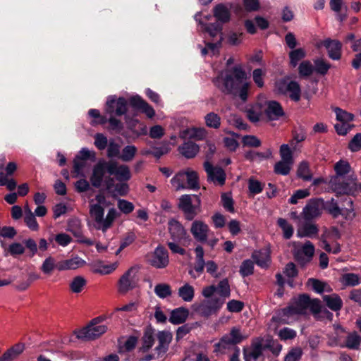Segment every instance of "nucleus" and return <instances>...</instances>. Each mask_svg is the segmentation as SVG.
<instances>
[{
    "label": "nucleus",
    "mask_w": 361,
    "mask_h": 361,
    "mask_svg": "<svg viewBox=\"0 0 361 361\" xmlns=\"http://www.w3.org/2000/svg\"><path fill=\"white\" fill-rule=\"evenodd\" d=\"M213 82L223 93L231 95L233 99H240L243 102L247 100L251 85L240 65L227 68Z\"/></svg>",
    "instance_id": "f257e3e1"
},
{
    "label": "nucleus",
    "mask_w": 361,
    "mask_h": 361,
    "mask_svg": "<svg viewBox=\"0 0 361 361\" xmlns=\"http://www.w3.org/2000/svg\"><path fill=\"white\" fill-rule=\"evenodd\" d=\"M321 307L319 300H310L307 295H302L293 299L288 307L280 310L275 319L280 322L290 324L306 314L308 310L316 314L320 312Z\"/></svg>",
    "instance_id": "f03ea898"
},
{
    "label": "nucleus",
    "mask_w": 361,
    "mask_h": 361,
    "mask_svg": "<svg viewBox=\"0 0 361 361\" xmlns=\"http://www.w3.org/2000/svg\"><path fill=\"white\" fill-rule=\"evenodd\" d=\"M109 205L103 194H98L90 201V216L93 221L94 227L106 232L113 224L116 218V210L111 208L104 216V209Z\"/></svg>",
    "instance_id": "7ed1b4c3"
},
{
    "label": "nucleus",
    "mask_w": 361,
    "mask_h": 361,
    "mask_svg": "<svg viewBox=\"0 0 361 361\" xmlns=\"http://www.w3.org/2000/svg\"><path fill=\"white\" fill-rule=\"evenodd\" d=\"M216 288V292L221 298L214 297V298L204 300L200 305L199 310L205 315H209L219 309L225 299L230 296V286L226 279L221 281Z\"/></svg>",
    "instance_id": "20e7f679"
},
{
    "label": "nucleus",
    "mask_w": 361,
    "mask_h": 361,
    "mask_svg": "<svg viewBox=\"0 0 361 361\" xmlns=\"http://www.w3.org/2000/svg\"><path fill=\"white\" fill-rule=\"evenodd\" d=\"M171 184L175 190L198 188V176L196 171L187 169L177 173L171 179Z\"/></svg>",
    "instance_id": "39448f33"
},
{
    "label": "nucleus",
    "mask_w": 361,
    "mask_h": 361,
    "mask_svg": "<svg viewBox=\"0 0 361 361\" xmlns=\"http://www.w3.org/2000/svg\"><path fill=\"white\" fill-rule=\"evenodd\" d=\"M274 91L278 94L288 95L295 102L300 99L301 90L299 84L288 77L277 80L275 82Z\"/></svg>",
    "instance_id": "423d86ee"
},
{
    "label": "nucleus",
    "mask_w": 361,
    "mask_h": 361,
    "mask_svg": "<svg viewBox=\"0 0 361 361\" xmlns=\"http://www.w3.org/2000/svg\"><path fill=\"white\" fill-rule=\"evenodd\" d=\"M107 331V326L101 323L99 318L93 319L86 327L76 331L78 339L84 341L94 340Z\"/></svg>",
    "instance_id": "0eeeda50"
},
{
    "label": "nucleus",
    "mask_w": 361,
    "mask_h": 361,
    "mask_svg": "<svg viewBox=\"0 0 361 361\" xmlns=\"http://www.w3.org/2000/svg\"><path fill=\"white\" fill-rule=\"evenodd\" d=\"M247 337V334L242 332L239 328L233 327L228 334H225L221 341L215 345V351L223 353L225 350L240 343Z\"/></svg>",
    "instance_id": "6e6552de"
},
{
    "label": "nucleus",
    "mask_w": 361,
    "mask_h": 361,
    "mask_svg": "<svg viewBox=\"0 0 361 361\" xmlns=\"http://www.w3.org/2000/svg\"><path fill=\"white\" fill-rule=\"evenodd\" d=\"M139 270L138 266H133L123 273L118 281V289L120 293H126L137 286L139 281Z\"/></svg>",
    "instance_id": "1a4fd4ad"
},
{
    "label": "nucleus",
    "mask_w": 361,
    "mask_h": 361,
    "mask_svg": "<svg viewBox=\"0 0 361 361\" xmlns=\"http://www.w3.org/2000/svg\"><path fill=\"white\" fill-rule=\"evenodd\" d=\"M200 203L197 196L183 195L179 198L178 207L184 212L188 220H192L197 214Z\"/></svg>",
    "instance_id": "9d476101"
},
{
    "label": "nucleus",
    "mask_w": 361,
    "mask_h": 361,
    "mask_svg": "<svg viewBox=\"0 0 361 361\" xmlns=\"http://www.w3.org/2000/svg\"><path fill=\"white\" fill-rule=\"evenodd\" d=\"M106 114L121 116L127 112V100L123 97L117 98L115 95L107 97L105 106Z\"/></svg>",
    "instance_id": "9b49d317"
},
{
    "label": "nucleus",
    "mask_w": 361,
    "mask_h": 361,
    "mask_svg": "<svg viewBox=\"0 0 361 361\" xmlns=\"http://www.w3.org/2000/svg\"><path fill=\"white\" fill-rule=\"evenodd\" d=\"M195 18L196 21H198L202 25V28L205 30V32H207L211 37H218L217 42L215 44L220 45L223 39L221 25L219 23L207 25L206 22L211 18L210 16H205L203 18H202L201 15L200 13H197L195 16Z\"/></svg>",
    "instance_id": "f8f14e48"
},
{
    "label": "nucleus",
    "mask_w": 361,
    "mask_h": 361,
    "mask_svg": "<svg viewBox=\"0 0 361 361\" xmlns=\"http://www.w3.org/2000/svg\"><path fill=\"white\" fill-rule=\"evenodd\" d=\"M264 118L267 121H276L284 115L281 104L274 100L268 99L264 96Z\"/></svg>",
    "instance_id": "ddd939ff"
},
{
    "label": "nucleus",
    "mask_w": 361,
    "mask_h": 361,
    "mask_svg": "<svg viewBox=\"0 0 361 361\" xmlns=\"http://www.w3.org/2000/svg\"><path fill=\"white\" fill-rule=\"evenodd\" d=\"M314 252V247L310 241L302 245L300 243H294L293 254L296 260L300 264H305L309 262Z\"/></svg>",
    "instance_id": "4468645a"
},
{
    "label": "nucleus",
    "mask_w": 361,
    "mask_h": 361,
    "mask_svg": "<svg viewBox=\"0 0 361 361\" xmlns=\"http://www.w3.org/2000/svg\"><path fill=\"white\" fill-rule=\"evenodd\" d=\"M147 261L156 268H164L169 264L168 253L163 247L158 246L154 252L147 255Z\"/></svg>",
    "instance_id": "2eb2a0df"
},
{
    "label": "nucleus",
    "mask_w": 361,
    "mask_h": 361,
    "mask_svg": "<svg viewBox=\"0 0 361 361\" xmlns=\"http://www.w3.org/2000/svg\"><path fill=\"white\" fill-rule=\"evenodd\" d=\"M169 231L171 238L176 241L184 243L190 241L185 229L177 220L171 219L169 221Z\"/></svg>",
    "instance_id": "dca6fc26"
},
{
    "label": "nucleus",
    "mask_w": 361,
    "mask_h": 361,
    "mask_svg": "<svg viewBox=\"0 0 361 361\" xmlns=\"http://www.w3.org/2000/svg\"><path fill=\"white\" fill-rule=\"evenodd\" d=\"M106 171L110 175H114L117 180H128L131 178L129 167L126 165H119L114 161L108 162Z\"/></svg>",
    "instance_id": "f3484780"
},
{
    "label": "nucleus",
    "mask_w": 361,
    "mask_h": 361,
    "mask_svg": "<svg viewBox=\"0 0 361 361\" xmlns=\"http://www.w3.org/2000/svg\"><path fill=\"white\" fill-rule=\"evenodd\" d=\"M334 190L338 193L353 194L355 191L361 190V183H356L355 176H350L349 178L343 183L338 182L333 185Z\"/></svg>",
    "instance_id": "a211bd4d"
},
{
    "label": "nucleus",
    "mask_w": 361,
    "mask_h": 361,
    "mask_svg": "<svg viewBox=\"0 0 361 361\" xmlns=\"http://www.w3.org/2000/svg\"><path fill=\"white\" fill-rule=\"evenodd\" d=\"M264 96H260L256 103L246 110L247 118L252 123L259 122L264 118Z\"/></svg>",
    "instance_id": "6ab92c4d"
},
{
    "label": "nucleus",
    "mask_w": 361,
    "mask_h": 361,
    "mask_svg": "<svg viewBox=\"0 0 361 361\" xmlns=\"http://www.w3.org/2000/svg\"><path fill=\"white\" fill-rule=\"evenodd\" d=\"M129 102L135 109L145 114L148 118H152L155 116V111L147 102L139 95H133L129 98Z\"/></svg>",
    "instance_id": "aec40b11"
},
{
    "label": "nucleus",
    "mask_w": 361,
    "mask_h": 361,
    "mask_svg": "<svg viewBox=\"0 0 361 361\" xmlns=\"http://www.w3.org/2000/svg\"><path fill=\"white\" fill-rule=\"evenodd\" d=\"M190 232L194 238L197 241L206 242L207 240L209 228L204 221L195 220L191 224Z\"/></svg>",
    "instance_id": "412c9836"
},
{
    "label": "nucleus",
    "mask_w": 361,
    "mask_h": 361,
    "mask_svg": "<svg viewBox=\"0 0 361 361\" xmlns=\"http://www.w3.org/2000/svg\"><path fill=\"white\" fill-rule=\"evenodd\" d=\"M204 167L210 181L220 185L224 184L226 175L221 168L214 167L208 161L204 163Z\"/></svg>",
    "instance_id": "4be33fe9"
},
{
    "label": "nucleus",
    "mask_w": 361,
    "mask_h": 361,
    "mask_svg": "<svg viewBox=\"0 0 361 361\" xmlns=\"http://www.w3.org/2000/svg\"><path fill=\"white\" fill-rule=\"evenodd\" d=\"M324 46L327 51L329 56L333 60H338L341 56L342 45L337 40L326 39L318 43L317 47Z\"/></svg>",
    "instance_id": "5701e85b"
},
{
    "label": "nucleus",
    "mask_w": 361,
    "mask_h": 361,
    "mask_svg": "<svg viewBox=\"0 0 361 361\" xmlns=\"http://www.w3.org/2000/svg\"><path fill=\"white\" fill-rule=\"evenodd\" d=\"M322 203L319 200H310L303 208L302 216L308 221L318 217L322 214Z\"/></svg>",
    "instance_id": "b1692460"
},
{
    "label": "nucleus",
    "mask_w": 361,
    "mask_h": 361,
    "mask_svg": "<svg viewBox=\"0 0 361 361\" xmlns=\"http://www.w3.org/2000/svg\"><path fill=\"white\" fill-rule=\"evenodd\" d=\"M86 262L78 255H75L70 259L60 261L57 264L59 271L75 270L84 267Z\"/></svg>",
    "instance_id": "393cba45"
},
{
    "label": "nucleus",
    "mask_w": 361,
    "mask_h": 361,
    "mask_svg": "<svg viewBox=\"0 0 361 361\" xmlns=\"http://www.w3.org/2000/svg\"><path fill=\"white\" fill-rule=\"evenodd\" d=\"M207 135V130L203 128H189L180 131L179 136L183 140L194 139L201 140L204 139Z\"/></svg>",
    "instance_id": "a878e982"
},
{
    "label": "nucleus",
    "mask_w": 361,
    "mask_h": 361,
    "mask_svg": "<svg viewBox=\"0 0 361 361\" xmlns=\"http://www.w3.org/2000/svg\"><path fill=\"white\" fill-rule=\"evenodd\" d=\"M107 164L108 162L99 161V163L94 166L93 173L90 178L91 183L94 187L97 188L101 185L106 170Z\"/></svg>",
    "instance_id": "bb28decb"
},
{
    "label": "nucleus",
    "mask_w": 361,
    "mask_h": 361,
    "mask_svg": "<svg viewBox=\"0 0 361 361\" xmlns=\"http://www.w3.org/2000/svg\"><path fill=\"white\" fill-rule=\"evenodd\" d=\"M334 169L336 176L331 180V186L340 182L341 178L350 172V166L346 161L341 160L335 164Z\"/></svg>",
    "instance_id": "cd10ccee"
},
{
    "label": "nucleus",
    "mask_w": 361,
    "mask_h": 361,
    "mask_svg": "<svg viewBox=\"0 0 361 361\" xmlns=\"http://www.w3.org/2000/svg\"><path fill=\"white\" fill-rule=\"evenodd\" d=\"M189 310L185 307H178L171 311L169 322L173 324L185 322L188 317Z\"/></svg>",
    "instance_id": "c85d7f7f"
},
{
    "label": "nucleus",
    "mask_w": 361,
    "mask_h": 361,
    "mask_svg": "<svg viewBox=\"0 0 361 361\" xmlns=\"http://www.w3.org/2000/svg\"><path fill=\"white\" fill-rule=\"evenodd\" d=\"M318 228L313 224H300L298 226L297 236L299 238H313L317 235Z\"/></svg>",
    "instance_id": "c756f323"
},
{
    "label": "nucleus",
    "mask_w": 361,
    "mask_h": 361,
    "mask_svg": "<svg viewBox=\"0 0 361 361\" xmlns=\"http://www.w3.org/2000/svg\"><path fill=\"white\" fill-rule=\"evenodd\" d=\"M252 258L258 266L267 267L270 262V251L268 248L255 251L252 254Z\"/></svg>",
    "instance_id": "7c9ffc66"
},
{
    "label": "nucleus",
    "mask_w": 361,
    "mask_h": 361,
    "mask_svg": "<svg viewBox=\"0 0 361 361\" xmlns=\"http://www.w3.org/2000/svg\"><path fill=\"white\" fill-rule=\"evenodd\" d=\"M118 263L114 262L111 264H104L103 262L98 261L92 264V269L94 273H98L100 274H109L114 271L118 267Z\"/></svg>",
    "instance_id": "2f4dec72"
},
{
    "label": "nucleus",
    "mask_w": 361,
    "mask_h": 361,
    "mask_svg": "<svg viewBox=\"0 0 361 361\" xmlns=\"http://www.w3.org/2000/svg\"><path fill=\"white\" fill-rule=\"evenodd\" d=\"M214 16L217 21L225 23L230 20V10L224 4H218L214 8Z\"/></svg>",
    "instance_id": "473e14b6"
},
{
    "label": "nucleus",
    "mask_w": 361,
    "mask_h": 361,
    "mask_svg": "<svg viewBox=\"0 0 361 361\" xmlns=\"http://www.w3.org/2000/svg\"><path fill=\"white\" fill-rule=\"evenodd\" d=\"M180 153L188 159L193 158L199 152V146L192 142H186L179 147Z\"/></svg>",
    "instance_id": "72a5a7b5"
},
{
    "label": "nucleus",
    "mask_w": 361,
    "mask_h": 361,
    "mask_svg": "<svg viewBox=\"0 0 361 361\" xmlns=\"http://www.w3.org/2000/svg\"><path fill=\"white\" fill-rule=\"evenodd\" d=\"M24 349V344L18 343L4 353V355L0 357V361L13 360L23 352Z\"/></svg>",
    "instance_id": "f704fd0d"
},
{
    "label": "nucleus",
    "mask_w": 361,
    "mask_h": 361,
    "mask_svg": "<svg viewBox=\"0 0 361 361\" xmlns=\"http://www.w3.org/2000/svg\"><path fill=\"white\" fill-rule=\"evenodd\" d=\"M329 5L331 10L336 13L337 18L340 21H343L346 18V13H341L342 11H347L344 0H330Z\"/></svg>",
    "instance_id": "c9c22d12"
},
{
    "label": "nucleus",
    "mask_w": 361,
    "mask_h": 361,
    "mask_svg": "<svg viewBox=\"0 0 361 361\" xmlns=\"http://www.w3.org/2000/svg\"><path fill=\"white\" fill-rule=\"evenodd\" d=\"M323 300L328 307L334 311L339 310L343 305V302L341 298L334 293L323 295Z\"/></svg>",
    "instance_id": "e433bc0d"
},
{
    "label": "nucleus",
    "mask_w": 361,
    "mask_h": 361,
    "mask_svg": "<svg viewBox=\"0 0 361 361\" xmlns=\"http://www.w3.org/2000/svg\"><path fill=\"white\" fill-rule=\"evenodd\" d=\"M178 296L185 302H191L195 295L194 288L189 283H185L178 289Z\"/></svg>",
    "instance_id": "4c0bfd02"
},
{
    "label": "nucleus",
    "mask_w": 361,
    "mask_h": 361,
    "mask_svg": "<svg viewBox=\"0 0 361 361\" xmlns=\"http://www.w3.org/2000/svg\"><path fill=\"white\" fill-rule=\"evenodd\" d=\"M137 152V149L135 145H126L123 148L118 158L123 161H130L135 157Z\"/></svg>",
    "instance_id": "58836bf2"
},
{
    "label": "nucleus",
    "mask_w": 361,
    "mask_h": 361,
    "mask_svg": "<svg viewBox=\"0 0 361 361\" xmlns=\"http://www.w3.org/2000/svg\"><path fill=\"white\" fill-rule=\"evenodd\" d=\"M195 252L196 255V264L195 267V271L198 274H201L204 267V250L201 245H198L195 249Z\"/></svg>",
    "instance_id": "ea45409f"
},
{
    "label": "nucleus",
    "mask_w": 361,
    "mask_h": 361,
    "mask_svg": "<svg viewBox=\"0 0 361 361\" xmlns=\"http://www.w3.org/2000/svg\"><path fill=\"white\" fill-rule=\"evenodd\" d=\"M25 222L27 226L32 231H37L39 228L38 224L35 219V214L31 211V209L26 206L25 207V216H24Z\"/></svg>",
    "instance_id": "a19ab883"
},
{
    "label": "nucleus",
    "mask_w": 361,
    "mask_h": 361,
    "mask_svg": "<svg viewBox=\"0 0 361 361\" xmlns=\"http://www.w3.org/2000/svg\"><path fill=\"white\" fill-rule=\"evenodd\" d=\"M204 122L207 127L217 129L221 126V118L214 112H210L205 115Z\"/></svg>",
    "instance_id": "79ce46f5"
},
{
    "label": "nucleus",
    "mask_w": 361,
    "mask_h": 361,
    "mask_svg": "<svg viewBox=\"0 0 361 361\" xmlns=\"http://www.w3.org/2000/svg\"><path fill=\"white\" fill-rule=\"evenodd\" d=\"M307 285L318 293L330 291V288L326 283L314 279H310Z\"/></svg>",
    "instance_id": "37998d69"
},
{
    "label": "nucleus",
    "mask_w": 361,
    "mask_h": 361,
    "mask_svg": "<svg viewBox=\"0 0 361 361\" xmlns=\"http://www.w3.org/2000/svg\"><path fill=\"white\" fill-rule=\"evenodd\" d=\"M330 68V63L323 59L319 58L314 61V71L319 74H326Z\"/></svg>",
    "instance_id": "c03bdc74"
},
{
    "label": "nucleus",
    "mask_w": 361,
    "mask_h": 361,
    "mask_svg": "<svg viewBox=\"0 0 361 361\" xmlns=\"http://www.w3.org/2000/svg\"><path fill=\"white\" fill-rule=\"evenodd\" d=\"M86 285V280L84 277L78 276L71 281L70 288L73 293H80Z\"/></svg>",
    "instance_id": "a18cd8bd"
},
{
    "label": "nucleus",
    "mask_w": 361,
    "mask_h": 361,
    "mask_svg": "<svg viewBox=\"0 0 361 361\" xmlns=\"http://www.w3.org/2000/svg\"><path fill=\"white\" fill-rule=\"evenodd\" d=\"M272 157V151L270 149L264 152H250L246 154V158L252 161H261Z\"/></svg>",
    "instance_id": "49530a36"
},
{
    "label": "nucleus",
    "mask_w": 361,
    "mask_h": 361,
    "mask_svg": "<svg viewBox=\"0 0 361 361\" xmlns=\"http://www.w3.org/2000/svg\"><path fill=\"white\" fill-rule=\"evenodd\" d=\"M157 338L159 342V345L157 348L164 352L168 345L171 341L172 335L168 331H160L157 334Z\"/></svg>",
    "instance_id": "de8ad7c7"
},
{
    "label": "nucleus",
    "mask_w": 361,
    "mask_h": 361,
    "mask_svg": "<svg viewBox=\"0 0 361 361\" xmlns=\"http://www.w3.org/2000/svg\"><path fill=\"white\" fill-rule=\"evenodd\" d=\"M88 168L87 161H80L79 158H75L73 160V172L75 177L85 176V170Z\"/></svg>",
    "instance_id": "09e8293b"
},
{
    "label": "nucleus",
    "mask_w": 361,
    "mask_h": 361,
    "mask_svg": "<svg viewBox=\"0 0 361 361\" xmlns=\"http://www.w3.org/2000/svg\"><path fill=\"white\" fill-rule=\"evenodd\" d=\"M305 56H306V51L304 49L298 48V49H293L289 53V57H290V61L291 65L293 66H296L298 65V62L301 59L305 58Z\"/></svg>",
    "instance_id": "8fccbe9b"
},
{
    "label": "nucleus",
    "mask_w": 361,
    "mask_h": 361,
    "mask_svg": "<svg viewBox=\"0 0 361 361\" xmlns=\"http://www.w3.org/2000/svg\"><path fill=\"white\" fill-rule=\"evenodd\" d=\"M336 119L339 122L348 123L353 121L354 119V115L349 113L341 108L336 107L334 109Z\"/></svg>",
    "instance_id": "3c124183"
},
{
    "label": "nucleus",
    "mask_w": 361,
    "mask_h": 361,
    "mask_svg": "<svg viewBox=\"0 0 361 361\" xmlns=\"http://www.w3.org/2000/svg\"><path fill=\"white\" fill-rule=\"evenodd\" d=\"M293 163L279 161L274 166V171L278 174L286 176L290 171Z\"/></svg>",
    "instance_id": "603ef678"
},
{
    "label": "nucleus",
    "mask_w": 361,
    "mask_h": 361,
    "mask_svg": "<svg viewBox=\"0 0 361 361\" xmlns=\"http://www.w3.org/2000/svg\"><path fill=\"white\" fill-rule=\"evenodd\" d=\"M361 281L359 275L353 273L345 274L342 276L341 282L345 286H355Z\"/></svg>",
    "instance_id": "864d4df0"
},
{
    "label": "nucleus",
    "mask_w": 361,
    "mask_h": 361,
    "mask_svg": "<svg viewBox=\"0 0 361 361\" xmlns=\"http://www.w3.org/2000/svg\"><path fill=\"white\" fill-rule=\"evenodd\" d=\"M88 116L91 118L90 123L93 126L97 124H104L106 122V118L101 115L97 109H92L88 111Z\"/></svg>",
    "instance_id": "5fc2aeb1"
},
{
    "label": "nucleus",
    "mask_w": 361,
    "mask_h": 361,
    "mask_svg": "<svg viewBox=\"0 0 361 361\" xmlns=\"http://www.w3.org/2000/svg\"><path fill=\"white\" fill-rule=\"evenodd\" d=\"M281 161L294 163L293 153L288 145L283 144L280 147L279 150Z\"/></svg>",
    "instance_id": "6e6d98bb"
},
{
    "label": "nucleus",
    "mask_w": 361,
    "mask_h": 361,
    "mask_svg": "<svg viewBox=\"0 0 361 361\" xmlns=\"http://www.w3.org/2000/svg\"><path fill=\"white\" fill-rule=\"evenodd\" d=\"M154 293L160 298H166L171 295L169 285L166 283L157 284L154 288Z\"/></svg>",
    "instance_id": "4d7b16f0"
},
{
    "label": "nucleus",
    "mask_w": 361,
    "mask_h": 361,
    "mask_svg": "<svg viewBox=\"0 0 361 361\" xmlns=\"http://www.w3.org/2000/svg\"><path fill=\"white\" fill-rule=\"evenodd\" d=\"M297 173L303 180H309L312 179V173L309 165L305 161H302L299 164Z\"/></svg>",
    "instance_id": "13d9d810"
},
{
    "label": "nucleus",
    "mask_w": 361,
    "mask_h": 361,
    "mask_svg": "<svg viewBox=\"0 0 361 361\" xmlns=\"http://www.w3.org/2000/svg\"><path fill=\"white\" fill-rule=\"evenodd\" d=\"M56 267L54 258L49 256L44 259L40 269L44 274L49 275Z\"/></svg>",
    "instance_id": "bf43d9fd"
},
{
    "label": "nucleus",
    "mask_w": 361,
    "mask_h": 361,
    "mask_svg": "<svg viewBox=\"0 0 361 361\" xmlns=\"http://www.w3.org/2000/svg\"><path fill=\"white\" fill-rule=\"evenodd\" d=\"M278 225L282 229L283 236L286 239H289L293 234V226L288 221L282 218H279L277 221Z\"/></svg>",
    "instance_id": "052dcab7"
},
{
    "label": "nucleus",
    "mask_w": 361,
    "mask_h": 361,
    "mask_svg": "<svg viewBox=\"0 0 361 361\" xmlns=\"http://www.w3.org/2000/svg\"><path fill=\"white\" fill-rule=\"evenodd\" d=\"M73 209L72 207L69 204L60 202L56 204L53 208L54 218L57 219L61 215L65 214L69 211Z\"/></svg>",
    "instance_id": "680f3d73"
},
{
    "label": "nucleus",
    "mask_w": 361,
    "mask_h": 361,
    "mask_svg": "<svg viewBox=\"0 0 361 361\" xmlns=\"http://www.w3.org/2000/svg\"><path fill=\"white\" fill-rule=\"evenodd\" d=\"M0 185H5L8 190L12 191L16 189L17 183L13 178H9L6 173L0 171Z\"/></svg>",
    "instance_id": "e2e57ef3"
},
{
    "label": "nucleus",
    "mask_w": 361,
    "mask_h": 361,
    "mask_svg": "<svg viewBox=\"0 0 361 361\" xmlns=\"http://www.w3.org/2000/svg\"><path fill=\"white\" fill-rule=\"evenodd\" d=\"M121 146L116 143L114 140L111 139L109 141L107 145V156L109 158L119 157L121 154Z\"/></svg>",
    "instance_id": "0e129e2a"
},
{
    "label": "nucleus",
    "mask_w": 361,
    "mask_h": 361,
    "mask_svg": "<svg viewBox=\"0 0 361 361\" xmlns=\"http://www.w3.org/2000/svg\"><path fill=\"white\" fill-rule=\"evenodd\" d=\"M75 158H79L80 161L82 160H91L94 161L96 159V154L94 150H90L87 148H82Z\"/></svg>",
    "instance_id": "69168bd1"
},
{
    "label": "nucleus",
    "mask_w": 361,
    "mask_h": 361,
    "mask_svg": "<svg viewBox=\"0 0 361 361\" xmlns=\"http://www.w3.org/2000/svg\"><path fill=\"white\" fill-rule=\"evenodd\" d=\"M302 355V350L300 348H293L286 355L284 361H299Z\"/></svg>",
    "instance_id": "338daca9"
},
{
    "label": "nucleus",
    "mask_w": 361,
    "mask_h": 361,
    "mask_svg": "<svg viewBox=\"0 0 361 361\" xmlns=\"http://www.w3.org/2000/svg\"><path fill=\"white\" fill-rule=\"evenodd\" d=\"M300 75L302 76H309L314 71V66L309 61H302L298 67Z\"/></svg>",
    "instance_id": "774afa93"
}]
</instances>
